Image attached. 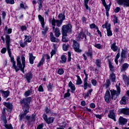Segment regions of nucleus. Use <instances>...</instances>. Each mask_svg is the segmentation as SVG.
<instances>
[{
    "label": "nucleus",
    "instance_id": "412c9836",
    "mask_svg": "<svg viewBox=\"0 0 129 129\" xmlns=\"http://www.w3.org/2000/svg\"><path fill=\"white\" fill-rule=\"evenodd\" d=\"M68 86L71 89L72 93H74V91L76 90V87H75V85L73 84L72 81H70L68 84Z\"/></svg>",
    "mask_w": 129,
    "mask_h": 129
},
{
    "label": "nucleus",
    "instance_id": "13d9d810",
    "mask_svg": "<svg viewBox=\"0 0 129 129\" xmlns=\"http://www.w3.org/2000/svg\"><path fill=\"white\" fill-rule=\"evenodd\" d=\"M38 91L39 92H44V88H43V86L40 85L38 88Z\"/></svg>",
    "mask_w": 129,
    "mask_h": 129
},
{
    "label": "nucleus",
    "instance_id": "6e6552de",
    "mask_svg": "<svg viewBox=\"0 0 129 129\" xmlns=\"http://www.w3.org/2000/svg\"><path fill=\"white\" fill-rule=\"evenodd\" d=\"M43 118L44 120L47 123V124H50L51 123H53L54 122V117H49L48 118V116L47 114H44L43 115Z\"/></svg>",
    "mask_w": 129,
    "mask_h": 129
},
{
    "label": "nucleus",
    "instance_id": "e433bc0d",
    "mask_svg": "<svg viewBox=\"0 0 129 129\" xmlns=\"http://www.w3.org/2000/svg\"><path fill=\"white\" fill-rule=\"evenodd\" d=\"M89 1L90 0H84V6L86 8V10L89 9V12H91V9L88 7V3L89 2Z\"/></svg>",
    "mask_w": 129,
    "mask_h": 129
},
{
    "label": "nucleus",
    "instance_id": "4d7b16f0",
    "mask_svg": "<svg viewBox=\"0 0 129 129\" xmlns=\"http://www.w3.org/2000/svg\"><path fill=\"white\" fill-rule=\"evenodd\" d=\"M5 126L7 129H13V126H12V124H6L5 125Z\"/></svg>",
    "mask_w": 129,
    "mask_h": 129
},
{
    "label": "nucleus",
    "instance_id": "1a4fd4ad",
    "mask_svg": "<svg viewBox=\"0 0 129 129\" xmlns=\"http://www.w3.org/2000/svg\"><path fill=\"white\" fill-rule=\"evenodd\" d=\"M73 48L77 53H81L82 50L80 49V44L76 40H73Z\"/></svg>",
    "mask_w": 129,
    "mask_h": 129
},
{
    "label": "nucleus",
    "instance_id": "8fccbe9b",
    "mask_svg": "<svg viewBox=\"0 0 129 129\" xmlns=\"http://www.w3.org/2000/svg\"><path fill=\"white\" fill-rule=\"evenodd\" d=\"M6 4L10 5H14L15 4V0H5Z\"/></svg>",
    "mask_w": 129,
    "mask_h": 129
},
{
    "label": "nucleus",
    "instance_id": "72a5a7b5",
    "mask_svg": "<svg viewBox=\"0 0 129 129\" xmlns=\"http://www.w3.org/2000/svg\"><path fill=\"white\" fill-rule=\"evenodd\" d=\"M38 19L39 20V21L40 22L41 24L42 27H44L45 26V20L44 19V18L42 17V16L39 15H38Z\"/></svg>",
    "mask_w": 129,
    "mask_h": 129
},
{
    "label": "nucleus",
    "instance_id": "c85d7f7f",
    "mask_svg": "<svg viewBox=\"0 0 129 129\" xmlns=\"http://www.w3.org/2000/svg\"><path fill=\"white\" fill-rule=\"evenodd\" d=\"M111 49L114 52H116L118 50V46L116 45V42H114L111 45Z\"/></svg>",
    "mask_w": 129,
    "mask_h": 129
},
{
    "label": "nucleus",
    "instance_id": "a211bd4d",
    "mask_svg": "<svg viewBox=\"0 0 129 129\" xmlns=\"http://www.w3.org/2000/svg\"><path fill=\"white\" fill-rule=\"evenodd\" d=\"M50 40L51 42H53L55 43H58L60 41L59 39L54 36V34H53V33L52 32H51L50 34Z\"/></svg>",
    "mask_w": 129,
    "mask_h": 129
},
{
    "label": "nucleus",
    "instance_id": "7c9ffc66",
    "mask_svg": "<svg viewBox=\"0 0 129 129\" xmlns=\"http://www.w3.org/2000/svg\"><path fill=\"white\" fill-rule=\"evenodd\" d=\"M108 64L110 71H111V72H114L115 69L114 68L113 65H112V63H111L110 59H108Z\"/></svg>",
    "mask_w": 129,
    "mask_h": 129
},
{
    "label": "nucleus",
    "instance_id": "20e7f679",
    "mask_svg": "<svg viewBox=\"0 0 129 129\" xmlns=\"http://www.w3.org/2000/svg\"><path fill=\"white\" fill-rule=\"evenodd\" d=\"M21 58L20 56H18L17 58V66L21 70V71L25 73V67H26V58L24 56L21 57L22 62H21V60H20Z\"/></svg>",
    "mask_w": 129,
    "mask_h": 129
},
{
    "label": "nucleus",
    "instance_id": "7ed1b4c3",
    "mask_svg": "<svg viewBox=\"0 0 129 129\" xmlns=\"http://www.w3.org/2000/svg\"><path fill=\"white\" fill-rule=\"evenodd\" d=\"M62 35L64 37H67V34H71L72 33V25L69 23L68 25H64L61 28Z\"/></svg>",
    "mask_w": 129,
    "mask_h": 129
},
{
    "label": "nucleus",
    "instance_id": "2eb2a0df",
    "mask_svg": "<svg viewBox=\"0 0 129 129\" xmlns=\"http://www.w3.org/2000/svg\"><path fill=\"white\" fill-rule=\"evenodd\" d=\"M119 125H124L127 122V119L123 118L122 116H120L118 119Z\"/></svg>",
    "mask_w": 129,
    "mask_h": 129
},
{
    "label": "nucleus",
    "instance_id": "f8f14e48",
    "mask_svg": "<svg viewBox=\"0 0 129 129\" xmlns=\"http://www.w3.org/2000/svg\"><path fill=\"white\" fill-rule=\"evenodd\" d=\"M58 28L60 27V26H62V24H63V21L57 19H54L51 20V25L52 26H56Z\"/></svg>",
    "mask_w": 129,
    "mask_h": 129
},
{
    "label": "nucleus",
    "instance_id": "864d4df0",
    "mask_svg": "<svg viewBox=\"0 0 129 129\" xmlns=\"http://www.w3.org/2000/svg\"><path fill=\"white\" fill-rule=\"evenodd\" d=\"M57 73L59 75H62V74H64V70L62 69H59L57 71Z\"/></svg>",
    "mask_w": 129,
    "mask_h": 129
},
{
    "label": "nucleus",
    "instance_id": "338daca9",
    "mask_svg": "<svg viewBox=\"0 0 129 129\" xmlns=\"http://www.w3.org/2000/svg\"><path fill=\"white\" fill-rule=\"evenodd\" d=\"M96 26V25L94 23H93V24L90 25V29H95Z\"/></svg>",
    "mask_w": 129,
    "mask_h": 129
},
{
    "label": "nucleus",
    "instance_id": "4468645a",
    "mask_svg": "<svg viewBox=\"0 0 129 129\" xmlns=\"http://www.w3.org/2000/svg\"><path fill=\"white\" fill-rule=\"evenodd\" d=\"M24 78L26 79V81H27L28 83H30L31 80L33 79V74L31 72L26 74L24 75Z\"/></svg>",
    "mask_w": 129,
    "mask_h": 129
},
{
    "label": "nucleus",
    "instance_id": "3c124183",
    "mask_svg": "<svg viewBox=\"0 0 129 129\" xmlns=\"http://www.w3.org/2000/svg\"><path fill=\"white\" fill-rule=\"evenodd\" d=\"M67 36H62V41L64 42V43H67V42H68L69 41V38L68 37H67Z\"/></svg>",
    "mask_w": 129,
    "mask_h": 129
},
{
    "label": "nucleus",
    "instance_id": "2f4dec72",
    "mask_svg": "<svg viewBox=\"0 0 129 129\" xmlns=\"http://www.w3.org/2000/svg\"><path fill=\"white\" fill-rule=\"evenodd\" d=\"M31 94H33V90L30 89V90H28L27 91H25L24 93V96L25 97H28V96H30Z\"/></svg>",
    "mask_w": 129,
    "mask_h": 129
},
{
    "label": "nucleus",
    "instance_id": "473e14b6",
    "mask_svg": "<svg viewBox=\"0 0 129 129\" xmlns=\"http://www.w3.org/2000/svg\"><path fill=\"white\" fill-rule=\"evenodd\" d=\"M54 35L56 38H59V37H60L61 33H60V29H59V28L57 27L54 30Z\"/></svg>",
    "mask_w": 129,
    "mask_h": 129
},
{
    "label": "nucleus",
    "instance_id": "37998d69",
    "mask_svg": "<svg viewBox=\"0 0 129 129\" xmlns=\"http://www.w3.org/2000/svg\"><path fill=\"white\" fill-rule=\"evenodd\" d=\"M44 62H45V58L44 56H43L40 62L37 64V67H40V66H41V65H43Z\"/></svg>",
    "mask_w": 129,
    "mask_h": 129
},
{
    "label": "nucleus",
    "instance_id": "5701e85b",
    "mask_svg": "<svg viewBox=\"0 0 129 129\" xmlns=\"http://www.w3.org/2000/svg\"><path fill=\"white\" fill-rule=\"evenodd\" d=\"M1 93H2V96H3L4 98H7V97H9V95H10V91H0Z\"/></svg>",
    "mask_w": 129,
    "mask_h": 129
},
{
    "label": "nucleus",
    "instance_id": "c03bdc74",
    "mask_svg": "<svg viewBox=\"0 0 129 129\" xmlns=\"http://www.w3.org/2000/svg\"><path fill=\"white\" fill-rule=\"evenodd\" d=\"M20 7L21 9H24V10H27V9H29V7H28V5H27L26 3L25 4L21 3Z\"/></svg>",
    "mask_w": 129,
    "mask_h": 129
},
{
    "label": "nucleus",
    "instance_id": "774afa93",
    "mask_svg": "<svg viewBox=\"0 0 129 129\" xmlns=\"http://www.w3.org/2000/svg\"><path fill=\"white\" fill-rule=\"evenodd\" d=\"M43 126H44V124L41 123V124L38 125V126L37 127V129H42Z\"/></svg>",
    "mask_w": 129,
    "mask_h": 129
},
{
    "label": "nucleus",
    "instance_id": "dca6fc26",
    "mask_svg": "<svg viewBox=\"0 0 129 129\" xmlns=\"http://www.w3.org/2000/svg\"><path fill=\"white\" fill-rule=\"evenodd\" d=\"M88 78L84 79V90H86L87 89V87L88 88H91V84L90 83H88L87 82Z\"/></svg>",
    "mask_w": 129,
    "mask_h": 129
},
{
    "label": "nucleus",
    "instance_id": "58836bf2",
    "mask_svg": "<svg viewBox=\"0 0 129 129\" xmlns=\"http://www.w3.org/2000/svg\"><path fill=\"white\" fill-rule=\"evenodd\" d=\"M104 87L107 89L109 86H110V80L109 79H107L106 83L103 85Z\"/></svg>",
    "mask_w": 129,
    "mask_h": 129
},
{
    "label": "nucleus",
    "instance_id": "e2e57ef3",
    "mask_svg": "<svg viewBox=\"0 0 129 129\" xmlns=\"http://www.w3.org/2000/svg\"><path fill=\"white\" fill-rule=\"evenodd\" d=\"M71 94L69 93H66L64 94L63 97L64 98H67V97H70Z\"/></svg>",
    "mask_w": 129,
    "mask_h": 129
},
{
    "label": "nucleus",
    "instance_id": "6ab92c4d",
    "mask_svg": "<svg viewBox=\"0 0 129 129\" xmlns=\"http://www.w3.org/2000/svg\"><path fill=\"white\" fill-rule=\"evenodd\" d=\"M126 54H127V51H126V50L122 49L120 54L121 61L119 62H122V61H123V59H125L126 58Z\"/></svg>",
    "mask_w": 129,
    "mask_h": 129
},
{
    "label": "nucleus",
    "instance_id": "79ce46f5",
    "mask_svg": "<svg viewBox=\"0 0 129 129\" xmlns=\"http://www.w3.org/2000/svg\"><path fill=\"white\" fill-rule=\"evenodd\" d=\"M96 65L98 68L101 67V59H96Z\"/></svg>",
    "mask_w": 129,
    "mask_h": 129
},
{
    "label": "nucleus",
    "instance_id": "c756f323",
    "mask_svg": "<svg viewBox=\"0 0 129 129\" xmlns=\"http://www.w3.org/2000/svg\"><path fill=\"white\" fill-rule=\"evenodd\" d=\"M111 25L110 24L108 25V27H107V35L108 37L112 36V31L110 29Z\"/></svg>",
    "mask_w": 129,
    "mask_h": 129
},
{
    "label": "nucleus",
    "instance_id": "9b49d317",
    "mask_svg": "<svg viewBox=\"0 0 129 129\" xmlns=\"http://www.w3.org/2000/svg\"><path fill=\"white\" fill-rule=\"evenodd\" d=\"M85 38V42L87 41V37L86 34L84 33H82V32H80L78 35L77 36L76 39L78 41H81V40L84 39Z\"/></svg>",
    "mask_w": 129,
    "mask_h": 129
},
{
    "label": "nucleus",
    "instance_id": "c9c22d12",
    "mask_svg": "<svg viewBox=\"0 0 129 129\" xmlns=\"http://www.w3.org/2000/svg\"><path fill=\"white\" fill-rule=\"evenodd\" d=\"M61 60H60V63H62V64L64 63H66V61H67V58H66V56L65 55H62L60 57Z\"/></svg>",
    "mask_w": 129,
    "mask_h": 129
},
{
    "label": "nucleus",
    "instance_id": "39448f33",
    "mask_svg": "<svg viewBox=\"0 0 129 129\" xmlns=\"http://www.w3.org/2000/svg\"><path fill=\"white\" fill-rule=\"evenodd\" d=\"M36 114H32L31 116L27 115L25 116V122H27L28 125H32L36 121Z\"/></svg>",
    "mask_w": 129,
    "mask_h": 129
},
{
    "label": "nucleus",
    "instance_id": "bf43d9fd",
    "mask_svg": "<svg viewBox=\"0 0 129 129\" xmlns=\"http://www.w3.org/2000/svg\"><path fill=\"white\" fill-rule=\"evenodd\" d=\"M108 24V22H107L106 23L102 26V28H103V29H106V30H107V27H108V25H107Z\"/></svg>",
    "mask_w": 129,
    "mask_h": 129
},
{
    "label": "nucleus",
    "instance_id": "49530a36",
    "mask_svg": "<svg viewBox=\"0 0 129 129\" xmlns=\"http://www.w3.org/2000/svg\"><path fill=\"white\" fill-rule=\"evenodd\" d=\"M123 79L125 82L127 84V85H129V78L126 76V75H124L123 76Z\"/></svg>",
    "mask_w": 129,
    "mask_h": 129
},
{
    "label": "nucleus",
    "instance_id": "cd10ccee",
    "mask_svg": "<svg viewBox=\"0 0 129 129\" xmlns=\"http://www.w3.org/2000/svg\"><path fill=\"white\" fill-rule=\"evenodd\" d=\"M3 104L6 106V107H7L8 109H9V110H12V109H13V104L12 103L10 102L7 103L4 102H3Z\"/></svg>",
    "mask_w": 129,
    "mask_h": 129
},
{
    "label": "nucleus",
    "instance_id": "ddd939ff",
    "mask_svg": "<svg viewBox=\"0 0 129 129\" xmlns=\"http://www.w3.org/2000/svg\"><path fill=\"white\" fill-rule=\"evenodd\" d=\"M116 2L119 6L123 5L124 7H129V0H116Z\"/></svg>",
    "mask_w": 129,
    "mask_h": 129
},
{
    "label": "nucleus",
    "instance_id": "680f3d73",
    "mask_svg": "<svg viewBox=\"0 0 129 129\" xmlns=\"http://www.w3.org/2000/svg\"><path fill=\"white\" fill-rule=\"evenodd\" d=\"M68 61L69 62H70L71 61V52H68Z\"/></svg>",
    "mask_w": 129,
    "mask_h": 129
},
{
    "label": "nucleus",
    "instance_id": "0eeeda50",
    "mask_svg": "<svg viewBox=\"0 0 129 129\" xmlns=\"http://www.w3.org/2000/svg\"><path fill=\"white\" fill-rule=\"evenodd\" d=\"M7 50L8 54L9 55V57L11 58V61L13 63V69H15L16 70V72H18V71L20 70V69H18V68L16 66V61L14 60V56H12V52L11 51V49Z\"/></svg>",
    "mask_w": 129,
    "mask_h": 129
},
{
    "label": "nucleus",
    "instance_id": "ea45409f",
    "mask_svg": "<svg viewBox=\"0 0 129 129\" xmlns=\"http://www.w3.org/2000/svg\"><path fill=\"white\" fill-rule=\"evenodd\" d=\"M53 49L51 50L50 52L51 57H53L54 55L56 54V45L55 44L53 45Z\"/></svg>",
    "mask_w": 129,
    "mask_h": 129
},
{
    "label": "nucleus",
    "instance_id": "a19ab883",
    "mask_svg": "<svg viewBox=\"0 0 129 129\" xmlns=\"http://www.w3.org/2000/svg\"><path fill=\"white\" fill-rule=\"evenodd\" d=\"M58 18L59 19V21L63 22V21L65 20V15L60 14L58 16Z\"/></svg>",
    "mask_w": 129,
    "mask_h": 129
},
{
    "label": "nucleus",
    "instance_id": "f3484780",
    "mask_svg": "<svg viewBox=\"0 0 129 129\" xmlns=\"http://www.w3.org/2000/svg\"><path fill=\"white\" fill-rule=\"evenodd\" d=\"M128 101V97L124 96L121 98L120 101V104L121 105H125L127 102Z\"/></svg>",
    "mask_w": 129,
    "mask_h": 129
},
{
    "label": "nucleus",
    "instance_id": "423d86ee",
    "mask_svg": "<svg viewBox=\"0 0 129 129\" xmlns=\"http://www.w3.org/2000/svg\"><path fill=\"white\" fill-rule=\"evenodd\" d=\"M93 51L92 50V47H91L90 45V46H89L88 51L85 52V53L83 54L84 59L85 60H87V57H89V58H91V59H92V58H93ZM86 55L87 56H86Z\"/></svg>",
    "mask_w": 129,
    "mask_h": 129
},
{
    "label": "nucleus",
    "instance_id": "6e6d98bb",
    "mask_svg": "<svg viewBox=\"0 0 129 129\" xmlns=\"http://www.w3.org/2000/svg\"><path fill=\"white\" fill-rule=\"evenodd\" d=\"M45 112L47 114H51L52 113V111H51L48 107H45Z\"/></svg>",
    "mask_w": 129,
    "mask_h": 129
},
{
    "label": "nucleus",
    "instance_id": "a18cd8bd",
    "mask_svg": "<svg viewBox=\"0 0 129 129\" xmlns=\"http://www.w3.org/2000/svg\"><path fill=\"white\" fill-rule=\"evenodd\" d=\"M94 47H95V48H97V49H103V45H101L99 43H95Z\"/></svg>",
    "mask_w": 129,
    "mask_h": 129
},
{
    "label": "nucleus",
    "instance_id": "a878e982",
    "mask_svg": "<svg viewBox=\"0 0 129 129\" xmlns=\"http://www.w3.org/2000/svg\"><path fill=\"white\" fill-rule=\"evenodd\" d=\"M129 64L127 63H124L122 65V67L121 68V71L122 72H124L128 69Z\"/></svg>",
    "mask_w": 129,
    "mask_h": 129
},
{
    "label": "nucleus",
    "instance_id": "69168bd1",
    "mask_svg": "<svg viewBox=\"0 0 129 129\" xmlns=\"http://www.w3.org/2000/svg\"><path fill=\"white\" fill-rule=\"evenodd\" d=\"M120 11V8L116 7V9L114 10V12L116 13H119Z\"/></svg>",
    "mask_w": 129,
    "mask_h": 129
},
{
    "label": "nucleus",
    "instance_id": "5fc2aeb1",
    "mask_svg": "<svg viewBox=\"0 0 129 129\" xmlns=\"http://www.w3.org/2000/svg\"><path fill=\"white\" fill-rule=\"evenodd\" d=\"M118 18H117V17H116V16H114L113 20L114 24H117V23H118Z\"/></svg>",
    "mask_w": 129,
    "mask_h": 129
},
{
    "label": "nucleus",
    "instance_id": "603ef678",
    "mask_svg": "<svg viewBox=\"0 0 129 129\" xmlns=\"http://www.w3.org/2000/svg\"><path fill=\"white\" fill-rule=\"evenodd\" d=\"M27 44H28V43H27V41H24V42H20V46L22 48H25V47H26V46H27Z\"/></svg>",
    "mask_w": 129,
    "mask_h": 129
},
{
    "label": "nucleus",
    "instance_id": "09e8293b",
    "mask_svg": "<svg viewBox=\"0 0 129 129\" xmlns=\"http://www.w3.org/2000/svg\"><path fill=\"white\" fill-rule=\"evenodd\" d=\"M70 46L69 44H63L62 45V49L63 51H67L68 50V48H69Z\"/></svg>",
    "mask_w": 129,
    "mask_h": 129
},
{
    "label": "nucleus",
    "instance_id": "bb28decb",
    "mask_svg": "<svg viewBox=\"0 0 129 129\" xmlns=\"http://www.w3.org/2000/svg\"><path fill=\"white\" fill-rule=\"evenodd\" d=\"M24 113H21L19 115V117H20V120H22V119H23V118L25 117V116H26V115H27V113H29V110H24Z\"/></svg>",
    "mask_w": 129,
    "mask_h": 129
},
{
    "label": "nucleus",
    "instance_id": "4be33fe9",
    "mask_svg": "<svg viewBox=\"0 0 129 129\" xmlns=\"http://www.w3.org/2000/svg\"><path fill=\"white\" fill-rule=\"evenodd\" d=\"M120 113L125 114V115H129V109L127 108H121L119 110Z\"/></svg>",
    "mask_w": 129,
    "mask_h": 129
},
{
    "label": "nucleus",
    "instance_id": "f704fd0d",
    "mask_svg": "<svg viewBox=\"0 0 129 129\" xmlns=\"http://www.w3.org/2000/svg\"><path fill=\"white\" fill-rule=\"evenodd\" d=\"M76 77L77 78L76 83V85H81V84H82V80L80 78V76L77 75Z\"/></svg>",
    "mask_w": 129,
    "mask_h": 129
},
{
    "label": "nucleus",
    "instance_id": "f03ea898",
    "mask_svg": "<svg viewBox=\"0 0 129 129\" xmlns=\"http://www.w3.org/2000/svg\"><path fill=\"white\" fill-rule=\"evenodd\" d=\"M32 101V97H28L27 98H24L21 99L20 102L21 105H22L23 110H30V106L29 103Z\"/></svg>",
    "mask_w": 129,
    "mask_h": 129
},
{
    "label": "nucleus",
    "instance_id": "0e129e2a",
    "mask_svg": "<svg viewBox=\"0 0 129 129\" xmlns=\"http://www.w3.org/2000/svg\"><path fill=\"white\" fill-rule=\"evenodd\" d=\"M21 30L22 31V32H24V31H27V26H21Z\"/></svg>",
    "mask_w": 129,
    "mask_h": 129
},
{
    "label": "nucleus",
    "instance_id": "4c0bfd02",
    "mask_svg": "<svg viewBox=\"0 0 129 129\" xmlns=\"http://www.w3.org/2000/svg\"><path fill=\"white\" fill-rule=\"evenodd\" d=\"M110 79L112 82H115V74L114 73H112L110 75Z\"/></svg>",
    "mask_w": 129,
    "mask_h": 129
},
{
    "label": "nucleus",
    "instance_id": "de8ad7c7",
    "mask_svg": "<svg viewBox=\"0 0 129 129\" xmlns=\"http://www.w3.org/2000/svg\"><path fill=\"white\" fill-rule=\"evenodd\" d=\"M47 87L48 91H49V92H52V91L53 90V85L51 83H49L47 85Z\"/></svg>",
    "mask_w": 129,
    "mask_h": 129
},
{
    "label": "nucleus",
    "instance_id": "b1692460",
    "mask_svg": "<svg viewBox=\"0 0 129 129\" xmlns=\"http://www.w3.org/2000/svg\"><path fill=\"white\" fill-rule=\"evenodd\" d=\"M29 63L30 64H34V61L36 59V56H34L32 53H29Z\"/></svg>",
    "mask_w": 129,
    "mask_h": 129
},
{
    "label": "nucleus",
    "instance_id": "aec40b11",
    "mask_svg": "<svg viewBox=\"0 0 129 129\" xmlns=\"http://www.w3.org/2000/svg\"><path fill=\"white\" fill-rule=\"evenodd\" d=\"M6 42L7 50L10 49L11 48H10V43H11V37H10V35H6Z\"/></svg>",
    "mask_w": 129,
    "mask_h": 129
},
{
    "label": "nucleus",
    "instance_id": "f257e3e1",
    "mask_svg": "<svg viewBox=\"0 0 129 129\" xmlns=\"http://www.w3.org/2000/svg\"><path fill=\"white\" fill-rule=\"evenodd\" d=\"M120 84V83L118 84L119 86L116 85V88L117 90H115L113 89L110 90L111 96L110 95V92H109V91H107L106 92L105 94L104 99L107 103H109L111 99L115 100H116L117 97H118L119 94H120V87H119Z\"/></svg>",
    "mask_w": 129,
    "mask_h": 129
},
{
    "label": "nucleus",
    "instance_id": "052dcab7",
    "mask_svg": "<svg viewBox=\"0 0 129 129\" xmlns=\"http://www.w3.org/2000/svg\"><path fill=\"white\" fill-rule=\"evenodd\" d=\"M91 83H92V84L94 86H96V84H97V82L96 81V80L92 79V80H91Z\"/></svg>",
    "mask_w": 129,
    "mask_h": 129
},
{
    "label": "nucleus",
    "instance_id": "393cba45",
    "mask_svg": "<svg viewBox=\"0 0 129 129\" xmlns=\"http://www.w3.org/2000/svg\"><path fill=\"white\" fill-rule=\"evenodd\" d=\"M42 27L43 28L42 31V37H44L45 38V37H46V34H47V32H48V31H49V28H48V27L47 26L44 27V26Z\"/></svg>",
    "mask_w": 129,
    "mask_h": 129
},
{
    "label": "nucleus",
    "instance_id": "9d476101",
    "mask_svg": "<svg viewBox=\"0 0 129 129\" xmlns=\"http://www.w3.org/2000/svg\"><path fill=\"white\" fill-rule=\"evenodd\" d=\"M108 117L109 118H111V119H113L114 121H116V115H115V112H114V109L110 110L109 111V113L108 114Z\"/></svg>",
    "mask_w": 129,
    "mask_h": 129
}]
</instances>
